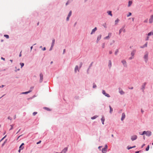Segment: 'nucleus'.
<instances>
[{"instance_id": "864d4df0", "label": "nucleus", "mask_w": 153, "mask_h": 153, "mask_svg": "<svg viewBox=\"0 0 153 153\" xmlns=\"http://www.w3.org/2000/svg\"><path fill=\"white\" fill-rule=\"evenodd\" d=\"M82 62H81L80 64V66H79L80 68H81L82 67Z\"/></svg>"}, {"instance_id": "393cba45", "label": "nucleus", "mask_w": 153, "mask_h": 153, "mask_svg": "<svg viewBox=\"0 0 153 153\" xmlns=\"http://www.w3.org/2000/svg\"><path fill=\"white\" fill-rule=\"evenodd\" d=\"M107 13L108 15H110L111 16H112V14L111 11H108L107 12Z\"/></svg>"}, {"instance_id": "a18cd8bd", "label": "nucleus", "mask_w": 153, "mask_h": 153, "mask_svg": "<svg viewBox=\"0 0 153 153\" xmlns=\"http://www.w3.org/2000/svg\"><path fill=\"white\" fill-rule=\"evenodd\" d=\"M105 43H103L102 45V48H104L105 47Z\"/></svg>"}, {"instance_id": "338daca9", "label": "nucleus", "mask_w": 153, "mask_h": 153, "mask_svg": "<svg viewBox=\"0 0 153 153\" xmlns=\"http://www.w3.org/2000/svg\"><path fill=\"white\" fill-rule=\"evenodd\" d=\"M149 37H147V39H146V40H148L149 39Z\"/></svg>"}, {"instance_id": "6e6552de", "label": "nucleus", "mask_w": 153, "mask_h": 153, "mask_svg": "<svg viewBox=\"0 0 153 153\" xmlns=\"http://www.w3.org/2000/svg\"><path fill=\"white\" fill-rule=\"evenodd\" d=\"M68 149V147H65L62 151L63 153H65L67 151Z\"/></svg>"}, {"instance_id": "a19ab883", "label": "nucleus", "mask_w": 153, "mask_h": 153, "mask_svg": "<svg viewBox=\"0 0 153 153\" xmlns=\"http://www.w3.org/2000/svg\"><path fill=\"white\" fill-rule=\"evenodd\" d=\"M6 137V135L4 137H3L0 140V143L1 141L3 139H4Z\"/></svg>"}, {"instance_id": "f257e3e1", "label": "nucleus", "mask_w": 153, "mask_h": 153, "mask_svg": "<svg viewBox=\"0 0 153 153\" xmlns=\"http://www.w3.org/2000/svg\"><path fill=\"white\" fill-rule=\"evenodd\" d=\"M148 52H146L144 56V58L145 60V61L147 62L148 60Z\"/></svg>"}, {"instance_id": "e2e57ef3", "label": "nucleus", "mask_w": 153, "mask_h": 153, "mask_svg": "<svg viewBox=\"0 0 153 153\" xmlns=\"http://www.w3.org/2000/svg\"><path fill=\"white\" fill-rule=\"evenodd\" d=\"M133 58V56H132V57H130V58H129V59H132V58Z\"/></svg>"}, {"instance_id": "39448f33", "label": "nucleus", "mask_w": 153, "mask_h": 153, "mask_svg": "<svg viewBox=\"0 0 153 153\" xmlns=\"http://www.w3.org/2000/svg\"><path fill=\"white\" fill-rule=\"evenodd\" d=\"M152 135V132L149 131H146V135L148 136L149 137Z\"/></svg>"}, {"instance_id": "9d476101", "label": "nucleus", "mask_w": 153, "mask_h": 153, "mask_svg": "<svg viewBox=\"0 0 153 153\" xmlns=\"http://www.w3.org/2000/svg\"><path fill=\"white\" fill-rule=\"evenodd\" d=\"M121 62L124 66H126V62L125 60H123Z\"/></svg>"}, {"instance_id": "cd10ccee", "label": "nucleus", "mask_w": 153, "mask_h": 153, "mask_svg": "<svg viewBox=\"0 0 153 153\" xmlns=\"http://www.w3.org/2000/svg\"><path fill=\"white\" fill-rule=\"evenodd\" d=\"M132 1H128V7H130L132 4Z\"/></svg>"}, {"instance_id": "bf43d9fd", "label": "nucleus", "mask_w": 153, "mask_h": 153, "mask_svg": "<svg viewBox=\"0 0 153 153\" xmlns=\"http://www.w3.org/2000/svg\"><path fill=\"white\" fill-rule=\"evenodd\" d=\"M22 135H20L18 137V138H17V140H18L19 139V138L21 137V136Z\"/></svg>"}, {"instance_id": "0eeeda50", "label": "nucleus", "mask_w": 153, "mask_h": 153, "mask_svg": "<svg viewBox=\"0 0 153 153\" xmlns=\"http://www.w3.org/2000/svg\"><path fill=\"white\" fill-rule=\"evenodd\" d=\"M101 121L102 124H104V122L105 120V118L103 115H102L101 119Z\"/></svg>"}, {"instance_id": "7ed1b4c3", "label": "nucleus", "mask_w": 153, "mask_h": 153, "mask_svg": "<svg viewBox=\"0 0 153 153\" xmlns=\"http://www.w3.org/2000/svg\"><path fill=\"white\" fill-rule=\"evenodd\" d=\"M149 23L150 24L153 22V14L151 15L149 20Z\"/></svg>"}, {"instance_id": "4c0bfd02", "label": "nucleus", "mask_w": 153, "mask_h": 153, "mask_svg": "<svg viewBox=\"0 0 153 153\" xmlns=\"http://www.w3.org/2000/svg\"><path fill=\"white\" fill-rule=\"evenodd\" d=\"M93 88H95L96 87V84H95V83H93Z\"/></svg>"}, {"instance_id": "dca6fc26", "label": "nucleus", "mask_w": 153, "mask_h": 153, "mask_svg": "<svg viewBox=\"0 0 153 153\" xmlns=\"http://www.w3.org/2000/svg\"><path fill=\"white\" fill-rule=\"evenodd\" d=\"M135 147H136L135 146H132V147H130V146H128L127 147V149L128 150H129L130 149H131L132 148H134Z\"/></svg>"}, {"instance_id": "8fccbe9b", "label": "nucleus", "mask_w": 153, "mask_h": 153, "mask_svg": "<svg viewBox=\"0 0 153 153\" xmlns=\"http://www.w3.org/2000/svg\"><path fill=\"white\" fill-rule=\"evenodd\" d=\"M69 1H68L66 3V5H67L68 4H69Z\"/></svg>"}, {"instance_id": "7c9ffc66", "label": "nucleus", "mask_w": 153, "mask_h": 153, "mask_svg": "<svg viewBox=\"0 0 153 153\" xmlns=\"http://www.w3.org/2000/svg\"><path fill=\"white\" fill-rule=\"evenodd\" d=\"M108 66L110 67H111V60H109V61Z\"/></svg>"}, {"instance_id": "f8f14e48", "label": "nucleus", "mask_w": 153, "mask_h": 153, "mask_svg": "<svg viewBox=\"0 0 153 153\" xmlns=\"http://www.w3.org/2000/svg\"><path fill=\"white\" fill-rule=\"evenodd\" d=\"M24 145V143H22L21 145L19 147V149H23L24 148V147L23 146Z\"/></svg>"}, {"instance_id": "4468645a", "label": "nucleus", "mask_w": 153, "mask_h": 153, "mask_svg": "<svg viewBox=\"0 0 153 153\" xmlns=\"http://www.w3.org/2000/svg\"><path fill=\"white\" fill-rule=\"evenodd\" d=\"M97 30V27H95L92 30L91 32V34H92L93 33H94Z\"/></svg>"}, {"instance_id": "58836bf2", "label": "nucleus", "mask_w": 153, "mask_h": 153, "mask_svg": "<svg viewBox=\"0 0 153 153\" xmlns=\"http://www.w3.org/2000/svg\"><path fill=\"white\" fill-rule=\"evenodd\" d=\"M20 64L21 66V68H22V67L24 65V63H20Z\"/></svg>"}, {"instance_id": "423d86ee", "label": "nucleus", "mask_w": 153, "mask_h": 153, "mask_svg": "<svg viewBox=\"0 0 153 153\" xmlns=\"http://www.w3.org/2000/svg\"><path fill=\"white\" fill-rule=\"evenodd\" d=\"M125 117V114L124 113H123L122 114V117L121 118V120L122 121L123 120Z\"/></svg>"}, {"instance_id": "69168bd1", "label": "nucleus", "mask_w": 153, "mask_h": 153, "mask_svg": "<svg viewBox=\"0 0 153 153\" xmlns=\"http://www.w3.org/2000/svg\"><path fill=\"white\" fill-rule=\"evenodd\" d=\"M45 50H46V48H45V47H44V48H43V51H45Z\"/></svg>"}, {"instance_id": "4be33fe9", "label": "nucleus", "mask_w": 153, "mask_h": 153, "mask_svg": "<svg viewBox=\"0 0 153 153\" xmlns=\"http://www.w3.org/2000/svg\"><path fill=\"white\" fill-rule=\"evenodd\" d=\"M102 93L103 94L105 95V96H109V95L108 94H106L105 93V91L104 90H102Z\"/></svg>"}, {"instance_id": "5fc2aeb1", "label": "nucleus", "mask_w": 153, "mask_h": 153, "mask_svg": "<svg viewBox=\"0 0 153 153\" xmlns=\"http://www.w3.org/2000/svg\"><path fill=\"white\" fill-rule=\"evenodd\" d=\"M69 17H68H68H67V21L69 20Z\"/></svg>"}, {"instance_id": "473e14b6", "label": "nucleus", "mask_w": 153, "mask_h": 153, "mask_svg": "<svg viewBox=\"0 0 153 153\" xmlns=\"http://www.w3.org/2000/svg\"><path fill=\"white\" fill-rule=\"evenodd\" d=\"M152 35H153V32H151L148 33V36H149Z\"/></svg>"}, {"instance_id": "e433bc0d", "label": "nucleus", "mask_w": 153, "mask_h": 153, "mask_svg": "<svg viewBox=\"0 0 153 153\" xmlns=\"http://www.w3.org/2000/svg\"><path fill=\"white\" fill-rule=\"evenodd\" d=\"M118 49H117L115 52V53H114L115 54V55H117V53H118Z\"/></svg>"}, {"instance_id": "13d9d810", "label": "nucleus", "mask_w": 153, "mask_h": 153, "mask_svg": "<svg viewBox=\"0 0 153 153\" xmlns=\"http://www.w3.org/2000/svg\"><path fill=\"white\" fill-rule=\"evenodd\" d=\"M21 52H22V51H21L19 54V57H21L22 56V54H21Z\"/></svg>"}, {"instance_id": "bb28decb", "label": "nucleus", "mask_w": 153, "mask_h": 153, "mask_svg": "<svg viewBox=\"0 0 153 153\" xmlns=\"http://www.w3.org/2000/svg\"><path fill=\"white\" fill-rule=\"evenodd\" d=\"M119 93H120L121 95H123L124 94V92L123 91L121 90H119Z\"/></svg>"}, {"instance_id": "4d7b16f0", "label": "nucleus", "mask_w": 153, "mask_h": 153, "mask_svg": "<svg viewBox=\"0 0 153 153\" xmlns=\"http://www.w3.org/2000/svg\"><path fill=\"white\" fill-rule=\"evenodd\" d=\"M102 147V146H99L98 147V149H99V150H101L100 148H101Z\"/></svg>"}, {"instance_id": "2f4dec72", "label": "nucleus", "mask_w": 153, "mask_h": 153, "mask_svg": "<svg viewBox=\"0 0 153 153\" xmlns=\"http://www.w3.org/2000/svg\"><path fill=\"white\" fill-rule=\"evenodd\" d=\"M7 139H6V140H5V141L2 144V145H1L2 147H3L4 146V144L7 142Z\"/></svg>"}, {"instance_id": "3c124183", "label": "nucleus", "mask_w": 153, "mask_h": 153, "mask_svg": "<svg viewBox=\"0 0 153 153\" xmlns=\"http://www.w3.org/2000/svg\"><path fill=\"white\" fill-rule=\"evenodd\" d=\"M145 145V144H143L142 146H141V148H143V147Z\"/></svg>"}, {"instance_id": "f704fd0d", "label": "nucleus", "mask_w": 153, "mask_h": 153, "mask_svg": "<svg viewBox=\"0 0 153 153\" xmlns=\"http://www.w3.org/2000/svg\"><path fill=\"white\" fill-rule=\"evenodd\" d=\"M71 13H72V11H70L68 15V17H70L71 16Z\"/></svg>"}, {"instance_id": "aec40b11", "label": "nucleus", "mask_w": 153, "mask_h": 153, "mask_svg": "<svg viewBox=\"0 0 153 153\" xmlns=\"http://www.w3.org/2000/svg\"><path fill=\"white\" fill-rule=\"evenodd\" d=\"M43 109H44L48 111H51V110L49 108H48L46 107H43Z\"/></svg>"}, {"instance_id": "0e129e2a", "label": "nucleus", "mask_w": 153, "mask_h": 153, "mask_svg": "<svg viewBox=\"0 0 153 153\" xmlns=\"http://www.w3.org/2000/svg\"><path fill=\"white\" fill-rule=\"evenodd\" d=\"M16 118V115H15L14 117V119H15Z\"/></svg>"}, {"instance_id": "a211bd4d", "label": "nucleus", "mask_w": 153, "mask_h": 153, "mask_svg": "<svg viewBox=\"0 0 153 153\" xmlns=\"http://www.w3.org/2000/svg\"><path fill=\"white\" fill-rule=\"evenodd\" d=\"M147 46V42H146L145 44L143 46L140 47L141 48H143L145 47H146Z\"/></svg>"}, {"instance_id": "c756f323", "label": "nucleus", "mask_w": 153, "mask_h": 153, "mask_svg": "<svg viewBox=\"0 0 153 153\" xmlns=\"http://www.w3.org/2000/svg\"><path fill=\"white\" fill-rule=\"evenodd\" d=\"M149 145H148L147 146V147L146 149V151H149Z\"/></svg>"}, {"instance_id": "09e8293b", "label": "nucleus", "mask_w": 153, "mask_h": 153, "mask_svg": "<svg viewBox=\"0 0 153 153\" xmlns=\"http://www.w3.org/2000/svg\"><path fill=\"white\" fill-rule=\"evenodd\" d=\"M41 142V140H40L39 141V142H37V143H36V144H40Z\"/></svg>"}, {"instance_id": "6ab92c4d", "label": "nucleus", "mask_w": 153, "mask_h": 153, "mask_svg": "<svg viewBox=\"0 0 153 153\" xmlns=\"http://www.w3.org/2000/svg\"><path fill=\"white\" fill-rule=\"evenodd\" d=\"M30 92V91H26L24 92H22L21 94H27V93H29Z\"/></svg>"}, {"instance_id": "f03ea898", "label": "nucleus", "mask_w": 153, "mask_h": 153, "mask_svg": "<svg viewBox=\"0 0 153 153\" xmlns=\"http://www.w3.org/2000/svg\"><path fill=\"white\" fill-rule=\"evenodd\" d=\"M107 148H108L107 145H105V146L104 148H102V153H104V152H105V153H106V152H107L106 149H107Z\"/></svg>"}, {"instance_id": "412c9836", "label": "nucleus", "mask_w": 153, "mask_h": 153, "mask_svg": "<svg viewBox=\"0 0 153 153\" xmlns=\"http://www.w3.org/2000/svg\"><path fill=\"white\" fill-rule=\"evenodd\" d=\"M135 52V50H134L131 52V55L132 56H133V57L134 56Z\"/></svg>"}, {"instance_id": "9b49d317", "label": "nucleus", "mask_w": 153, "mask_h": 153, "mask_svg": "<svg viewBox=\"0 0 153 153\" xmlns=\"http://www.w3.org/2000/svg\"><path fill=\"white\" fill-rule=\"evenodd\" d=\"M122 31H123L124 32L125 31V29H124V27L120 29L119 30V34H120Z\"/></svg>"}, {"instance_id": "b1692460", "label": "nucleus", "mask_w": 153, "mask_h": 153, "mask_svg": "<svg viewBox=\"0 0 153 153\" xmlns=\"http://www.w3.org/2000/svg\"><path fill=\"white\" fill-rule=\"evenodd\" d=\"M146 82H144V83H143V84L142 85V89L143 90L145 88V86L146 85Z\"/></svg>"}, {"instance_id": "c85d7f7f", "label": "nucleus", "mask_w": 153, "mask_h": 153, "mask_svg": "<svg viewBox=\"0 0 153 153\" xmlns=\"http://www.w3.org/2000/svg\"><path fill=\"white\" fill-rule=\"evenodd\" d=\"M98 116L97 115H95L92 117H91V119L92 120H94L97 117H98Z\"/></svg>"}, {"instance_id": "052dcab7", "label": "nucleus", "mask_w": 153, "mask_h": 153, "mask_svg": "<svg viewBox=\"0 0 153 153\" xmlns=\"http://www.w3.org/2000/svg\"><path fill=\"white\" fill-rule=\"evenodd\" d=\"M21 150H22V149H19V150L18 151V152L20 153V152L21 151Z\"/></svg>"}, {"instance_id": "1a4fd4ad", "label": "nucleus", "mask_w": 153, "mask_h": 153, "mask_svg": "<svg viewBox=\"0 0 153 153\" xmlns=\"http://www.w3.org/2000/svg\"><path fill=\"white\" fill-rule=\"evenodd\" d=\"M40 82H42L43 79V75L42 74H40Z\"/></svg>"}, {"instance_id": "774afa93", "label": "nucleus", "mask_w": 153, "mask_h": 153, "mask_svg": "<svg viewBox=\"0 0 153 153\" xmlns=\"http://www.w3.org/2000/svg\"><path fill=\"white\" fill-rule=\"evenodd\" d=\"M1 59H3V60H5V59H4V58H3V57H2L1 58Z\"/></svg>"}, {"instance_id": "c9c22d12", "label": "nucleus", "mask_w": 153, "mask_h": 153, "mask_svg": "<svg viewBox=\"0 0 153 153\" xmlns=\"http://www.w3.org/2000/svg\"><path fill=\"white\" fill-rule=\"evenodd\" d=\"M111 33H109L108 34V36H106L104 38V39H108V38H109V35H111Z\"/></svg>"}, {"instance_id": "5701e85b", "label": "nucleus", "mask_w": 153, "mask_h": 153, "mask_svg": "<svg viewBox=\"0 0 153 153\" xmlns=\"http://www.w3.org/2000/svg\"><path fill=\"white\" fill-rule=\"evenodd\" d=\"M101 35H99L97 37V41H98L99 40H100V39L101 38Z\"/></svg>"}, {"instance_id": "79ce46f5", "label": "nucleus", "mask_w": 153, "mask_h": 153, "mask_svg": "<svg viewBox=\"0 0 153 153\" xmlns=\"http://www.w3.org/2000/svg\"><path fill=\"white\" fill-rule=\"evenodd\" d=\"M37 112H34L33 113V116H35L36 114H37Z\"/></svg>"}, {"instance_id": "2eb2a0df", "label": "nucleus", "mask_w": 153, "mask_h": 153, "mask_svg": "<svg viewBox=\"0 0 153 153\" xmlns=\"http://www.w3.org/2000/svg\"><path fill=\"white\" fill-rule=\"evenodd\" d=\"M55 42V40L54 39H53L52 41V45L51 46V48H53L54 45V43Z\"/></svg>"}, {"instance_id": "ddd939ff", "label": "nucleus", "mask_w": 153, "mask_h": 153, "mask_svg": "<svg viewBox=\"0 0 153 153\" xmlns=\"http://www.w3.org/2000/svg\"><path fill=\"white\" fill-rule=\"evenodd\" d=\"M109 108H110V112H109L110 113V114H112L113 112V109L112 108V107H111V106L110 105H109Z\"/></svg>"}, {"instance_id": "6e6d98bb", "label": "nucleus", "mask_w": 153, "mask_h": 153, "mask_svg": "<svg viewBox=\"0 0 153 153\" xmlns=\"http://www.w3.org/2000/svg\"><path fill=\"white\" fill-rule=\"evenodd\" d=\"M109 53L110 54H111L112 53V52L111 51H109Z\"/></svg>"}, {"instance_id": "a878e982", "label": "nucleus", "mask_w": 153, "mask_h": 153, "mask_svg": "<svg viewBox=\"0 0 153 153\" xmlns=\"http://www.w3.org/2000/svg\"><path fill=\"white\" fill-rule=\"evenodd\" d=\"M146 131H143V133H141V132H139V134L140 135H143L144 134H146Z\"/></svg>"}, {"instance_id": "20e7f679", "label": "nucleus", "mask_w": 153, "mask_h": 153, "mask_svg": "<svg viewBox=\"0 0 153 153\" xmlns=\"http://www.w3.org/2000/svg\"><path fill=\"white\" fill-rule=\"evenodd\" d=\"M137 138V136L136 135H134L131 137V139L133 141L136 140Z\"/></svg>"}, {"instance_id": "ea45409f", "label": "nucleus", "mask_w": 153, "mask_h": 153, "mask_svg": "<svg viewBox=\"0 0 153 153\" xmlns=\"http://www.w3.org/2000/svg\"><path fill=\"white\" fill-rule=\"evenodd\" d=\"M4 36L5 37H6L7 39H8L9 38V36L7 35H4Z\"/></svg>"}, {"instance_id": "de8ad7c7", "label": "nucleus", "mask_w": 153, "mask_h": 153, "mask_svg": "<svg viewBox=\"0 0 153 153\" xmlns=\"http://www.w3.org/2000/svg\"><path fill=\"white\" fill-rule=\"evenodd\" d=\"M147 22H148V19H146L144 21V23H147Z\"/></svg>"}, {"instance_id": "72a5a7b5", "label": "nucleus", "mask_w": 153, "mask_h": 153, "mask_svg": "<svg viewBox=\"0 0 153 153\" xmlns=\"http://www.w3.org/2000/svg\"><path fill=\"white\" fill-rule=\"evenodd\" d=\"M119 20L118 19H117L115 21V24L116 25L118 23V22H119Z\"/></svg>"}, {"instance_id": "603ef678", "label": "nucleus", "mask_w": 153, "mask_h": 153, "mask_svg": "<svg viewBox=\"0 0 153 153\" xmlns=\"http://www.w3.org/2000/svg\"><path fill=\"white\" fill-rule=\"evenodd\" d=\"M141 151H136L135 152V153H139Z\"/></svg>"}, {"instance_id": "c03bdc74", "label": "nucleus", "mask_w": 153, "mask_h": 153, "mask_svg": "<svg viewBox=\"0 0 153 153\" xmlns=\"http://www.w3.org/2000/svg\"><path fill=\"white\" fill-rule=\"evenodd\" d=\"M131 13L129 12V14L127 16V17H128L129 16H131Z\"/></svg>"}, {"instance_id": "37998d69", "label": "nucleus", "mask_w": 153, "mask_h": 153, "mask_svg": "<svg viewBox=\"0 0 153 153\" xmlns=\"http://www.w3.org/2000/svg\"><path fill=\"white\" fill-rule=\"evenodd\" d=\"M10 126H11V128L9 129V130H12L13 128V125H10Z\"/></svg>"}, {"instance_id": "f3484780", "label": "nucleus", "mask_w": 153, "mask_h": 153, "mask_svg": "<svg viewBox=\"0 0 153 153\" xmlns=\"http://www.w3.org/2000/svg\"><path fill=\"white\" fill-rule=\"evenodd\" d=\"M78 66L77 65H76L75 68V72H76L77 71H79V70H78Z\"/></svg>"}, {"instance_id": "680f3d73", "label": "nucleus", "mask_w": 153, "mask_h": 153, "mask_svg": "<svg viewBox=\"0 0 153 153\" xmlns=\"http://www.w3.org/2000/svg\"><path fill=\"white\" fill-rule=\"evenodd\" d=\"M141 111L142 113H143L144 112V111L142 109H141Z\"/></svg>"}, {"instance_id": "49530a36", "label": "nucleus", "mask_w": 153, "mask_h": 153, "mask_svg": "<svg viewBox=\"0 0 153 153\" xmlns=\"http://www.w3.org/2000/svg\"><path fill=\"white\" fill-rule=\"evenodd\" d=\"M7 119H8L10 120H12V118L10 117V116H9L8 117Z\"/></svg>"}]
</instances>
